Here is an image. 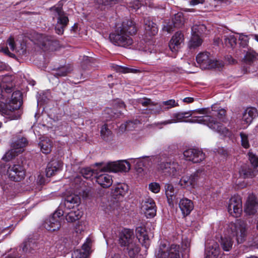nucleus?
Returning <instances> with one entry per match:
<instances>
[{
    "label": "nucleus",
    "instance_id": "obj_53",
    "mask_svg": "<svg viewBox=\"0 0 258 258\" xmlns=\"http://www.w3.org/2000/svg\"><path fill=\"white\" fill-rule=\"evenodd\" d=\"M138 103L139 104H142L143 106H152V104H153V101L147 98H144L142 99H140L138 100Z\"/></svg>",
    "mask_w": 258,
    "mask_h": 258
},
{
    "label": "nucleus",
    "instance_id": "obj_23",
    "mask_svg": "<svg viewBox=\"0 0 258 258\" xmlns=\"http://www.w3.org/2000/svg\"><path fill=\"white\" fill-rule=\"evenodd\" d=\"M40 42L45 50H53L57 45V41L53 37L41 35Z\"/></svg>",
    "mask_w": 258,
    "mask_h": 258
},
{
    "label": "nucleus",
    "instance_id": "obj_63",
    "mask_svg": "<svg viewBox=\"0 0 258 258\" xmlns=\"http://www.w3.org/2000/svg\"><path fill=\"white\" fill-rule=\"evenodd\" d=\"M183 101L187 103H192L194 101V98L192 97H186L183 99Z\"/></svg>",
    "mask_w": 258,
    "mask_h": 258
},
{
    "label": "nucleus",
    "instance_id": "obj_12",
    "mask_svg": "<svg viewBox=\"0 0 258 258\" xmlns=\"http://www.w3.org/2000/svg\"><path fill=\"white\" fill-rule=\"evenodd\" d=\"M7 174L11 180L18 182L25 178V170L20 164H14L9 167Z\"/></svg>",
    "mask_w": 258,
    "mask_h": 258
},
{
    "label": "nucleus",
    "instance_id": "obj_34",
    "mask_svg": "<svg viewBox=\"0 0 258 258\" xmlns=\"http://www.w3.org/2000/svg\"><path fill=\"white\" fill-rule=\"evenodd\" d=\"M70 212L67 213L66 219L69 222H73L79 220L83 215V212L78 208L72 209Z\"/></svg>",
    "mask_w": 258,
    "mask_h": 258
},
{
    "label": "nucleus",
    "instance_id": "obj_46",
    "mask_svg": "<svg viewBox=\"0 0 258 258\" xmlns=\"http://www.w3.org/2000/svg\"><path fill=\"white\" fill-rule=\"evenodd\" d=\"M162 108L164 111L167 110L170 108L178 106L177 103L173 99H170L167 101H163L162 103Z\"/></svg>",
    "mask_w": 258,
    "mask_h": 258
},
{
    "label": "nucleus",
    "instance_id": "obj_32",
    "mask_svg": "<svg viewBox=\"0 0 258 258\" xmlns=\"http://www.w3.org/2000/svg\"><path fill=\"white\" fill-rule=\"evenodd\" d=\"M145 29L150 35H155L158 32L156 24L154 23L150 17L144 18Z\"/></svg>",
    "mask_w": 258,
    "mask_h": 258
},
{
    "label": "nucleus",
    "instance_id": "obj_61",
    "mask_svg": "<svg viewBox=\"0 0 258 258\" xmlns=\"http://www.w3.org/2000/svg\"><path fill=\"white\" fill-rule=\"evenodd\" d=\"M14 91V89L12 87L6 86L5 87H4L3 90V94L5 95V93H11Z\"/></svg>",
    "mask_w": 258,
    "mask_h": 258
},
{
    "label": "nucleus",
    "instance_id": "obj_41",
    "mask_svg": "<svg viewBox=\"0 0 258 258\" xmlns=\"http://www.w3.org/2000/svg\"><path fill=\"white\" fill-rule=\"evenodd\" d=\"M233 243V241L231 239L230 237L229 238H222L221 240V246L223 250L228 251L232 248Z\"/></svg>",
    "mask_w": 258,
    "mask_h": 258
},
{
    "label": "nucleus",
    "instance_id": "obj_48",
    "mask_svg": "<svg viewBox=\"0 0 258 258\" xmlns=\"http://www.w3.org/2000/svg\"><path fill=\"white\" fill-rule=\"evenodd\" d=\"M138 122L137 120L127 121L125 124H122L121 127L122 128L124 127V129L127 131L132 130L133 128L136 127Z\"/></svg>",
    "mask_w": 258,
    "mask_h": 258
},
{
    "label": "nucleus",
    "instance_id": "obj_54",
    "mask_svg": "<svg viewBox=\"0 0 258 258\" xmlns=\"http://www.w3.org/2000/svg\"><path fill=\"white\" fill-rule=\"evenodd\" d=\"M7 44L12 51H14L15 50V42L14 38L13 37L11 36L8 38L7 40Z\"/></svg>",
    "mask_w": 258,
    "mask_h": 258
},
{
    "label": "nucleus",
    "instance_id": "obj_15",
    "mask_svg": "<svg viewBox=\"0 0 258 258\" xmlns=\"http://www.w3.org/2000/svg\"><path fill=\"white\" fill-rule=\"evenodd\" d=\"M135 241L133 230L123 229L118 234V243L121 247H126Z\"/></svg>",
    "mask_w": 258,
    "mask_h": 258
},
{
    "label": "nucleus",
    "instance_id": "obj_20",
    "mask_svg": "<svg viewBox=\"0 0 258 258\" xmlns=\"http://www.w3.org/2000/svg\"><path fill=\"white\" fill-rule=\"evenodd\" d=\"M183 40V34L179 31L176 32L169 43V47L171 51L173 52H177L180 48Z\"/></svg>",
    "mask_w": 258,
    "mask_h": 258
},
{
    "label": "nucleus",
    "instance_id": "obj_19",
    "mask_svg": "<svg viewBox=\"0 0 258 258\" xmlns=\"http://www.w3.org/2000/svg\"><path fill=\"white\" fill-rule=\"evenodd\" d=\"M92 241L89 238H87L86 242L83 244L82 249H76L72 254V258H87L90 253Z\"/></svg>",
    "mask_w": 258,
    "mask_h": 258
},
{
    "label": "nucleus",
    "instance_id": "obj_1",
    "mask_svg": "<svg viewBox=\"0 0 258 258\" xmlns=\"http://www.w3.org/2000/svg\"><path fill=\"white\" fill-rule=\"evenodd\" d=\"M138 28L132 20L124 21L121 26L109 35L110 41L115 45L128 47L133 44L132 37L136 35Z\"/></svg>",
    "mask_w": 258,
    "mask_h": 258
},
{
    "label": "nucleus",
    "instance_id": "obj_40",
    "mask_svg": "<svg viewBox=\"0 0 258 258\" xmlns=\"http://www.w3.org/2000/svg\"><path fill=\"white\" fill-rule=\"evenodd\" d=\"M69 246V239L66 237H61L55 243V247L59 251H62Z\"/></svg>",
    "mask_w": 258,
    "mask_h": 258
},
{
    "label": "nucleus",
    "instance_id": "obj_10",
    "mask_svg": "<svg viewBox=\"0 0 258 258\" xmlns=\"http://www.w3.org/2000/svg\"><path fill=\"white\" fill-rule=\"evenodd\" d=\"M196 113L201 114H207L208 113V110L207 108H202L196 111H192L191 112L175 113L173 114L172 119L162 121L160 124L166 125L173 122L183 121L184 118L191 116Z\"/></svg>",
    "mask_w": 258,
    "mask_h": 258
},
{
    "label": "nucleus",
    "instance_id": "obj_57",
    "mask_svg": "<svg viewBox=\"0 0 258 258\" xmlns=\"http://www.w3.org/2000/svg\"><path fill=\"white\" fill-rule=\"evenodd\" d=\"M226 110L224 109H221L219 110L218 113V117L219 120L224 121V117L226 115Z\"/></svg>",
    "mask_w": 258,
    "mask_h": 258
},
{
    "label": "nucleus",
    "instance_id": "obj_47",
    "mask_svg": "<svg viewBox=\"0 0 258 258\" xmlns=\"http://www.w3.org/2000/svg\"><path fill=\"white\" fill-rule=\"evenodd\" d=\"M248 156L251 164L254 167H258V156L251 152H248Z\"/></svg>",
    "mask_w": 258,
    "mask_h": 258
},
{
    "label": "nucleus",
    "instance_id": "obj_22",
    "mask_svg": "<svg viewBox=\"0 0 258 258\" xmlns=\"http://www.w3.org/2000/svg\"><path fill=\"white\" fill-rule=\"evenodd\" d=\"M136 236L143 246L148 248L150 244V239L145 227H138L136 230Z\"/></svg>",
    "mask_w": 258,
    "mask_h": 258
},
{
    "label": "nucleus",
    "instance_id": "obj_45",
    "mask_svg": "<svg viewBox=\"0 0 258 258\" xmlns=\"http://www.w3.org/2000/svg\"><path fill=\"white\" fill-rule=\"evenodd\" d=\"M101 136L104 140H108L111 135V131L108 128L107 125H103L100 131Z\"/></svg>",
    "mask_w": 258,
    "mask_h": 258
},
{
    "label": "nucleus",
    "instance_id": "obj_42",
    "mask_svg": "<svg viewBox=\"0 0 258 258\" xmlns=\"http://www.w3.org/2000/svg\"><path fill=\"white\" fill-rule=\"evenodd\" d=\"M151 113L158 114L164 111L162 105L161 104L153 102L152 106H150L147 109Z\"/></svg>",
    "mask_w": 258,
    "mask_h": 258
},
{
    "label": "nucleus",
    "instance_id": "obj_2",
    "mask_svg": "<svg viewBox=\"0 0 258 258\" xmlns=\"http://www.w3.org/2000/svg\"><path fill=\"white\" fill-rule=\"evenodd\" d=\"M22 94L20 91H14L11 100L7 103L0 102V114L9 120L19 119L22 114Z\"/></svg>",
    "mask_w": 258,
    "mask_h": 258
},
{
    "label": "nucleus",
    "instance_id": "obj_36",
    "mask_svg": "<svg viewBox=\"0 0 258 258\" xmlns=\"http://www.w3.org/2000/svg\"><path fill=\"white\" fill-rule=\"evenodd\" d=\"M240 176L244 179L252 178L255 176L254 170L249 168L243 167L239 170Z\"/></svg>",
    "mask_w": 258,
    "mask_h": 258
},
{
    "label": "nucleus",
    "instance_id": "obj_18",
    "mask_svg": "<svg viewBox=\"0 0 258 258\" xmlns=\"http://www.w3.org/2000/svg\"><path fill=\"white\" fill-rule=\"evenodd\" d=\"M185 159L193 163H199L205 158V154L198 149H188L183 152Z\"/></svg>",
    "mask_w": 258,
    "mask_h": 258
},
{
    "label": "nucleus",
    "instance_id": "obj_43",
    "mask_svg": "<svg viewBox=\"0 0 258 258\" xmlns=\"http://www.w3.org/2000/svg\"><path fill=\"white\" fill-rule=\"evenodd\" d=\"M192 35H201L204 33L206 31V27L204 24L195 25L191 28Z\"/></svg>",
    "mask_w": 258,
    "mask_h": 258
},
{
    "label": "nucleus",
    "instance_id": "obj_44",
    "mask_svg": "<svg viewBox=\"0 0 258 258\" xmlns=\"http://www.w3.org/2000/svg\"><path fill=\"white\" fill-rule=\"evenodd\" d=\"M224 44L228 47L233 48L236 44V38L233 35L225 36Z\"/></svg>",
    "mask_w": 258,
    "mask_h": 258
},
{
    "label": "nucleus",
    "instance_id": "obj_59",
    "mask_svg": "<svg viewBox=\"0 0 258 258\" xmlns=\"http://www.w3.org/2000/svg\"><path fill=\"white\" fill-rule=\"evenodd\" d=\"M59 89L60 90V92L63 94H66V92L68 90V85L66 83H62L60 85Z\"/></svg>",
    "mask_w": 258,
    "mask_h": 258
},
{
    "label": "nucleus",
    "instance_id": "obj_6",
    "mask_svg": "<svg viewBox=\"0 0 258 258\" xmlns=\"http://www.w3.org/2000/svg\"><path fill=\"white\" fill-rule=\"evenodd\" d=\"M28 141L24 137L18 139L12 143V149L4 155L2 159L6 162L9 161L24 151V148L27 146Z\"/></svg>",
    "mask_w": 258,
    "mask_h": 258
},
{
    "label": "nucleus",
    "instance_id": "obj_4",
    "mask_svg": "<svg viewBox=\"0 0 258 258\" xmlns=\"http://www.w3.org/2000/svg\"><path fill=\"white\" fill-rule=\"evenodd\" d=\"M190 123H202L208 126L210 128L216 131L220 134L224 136H229L230 132L228 129L223 126L221 123L215 120V118L211 115L202 116H194L192 118L185 121Z\"/></svg>",
    "mask_w": 258,
    "mask_h": 258
},
{
    "label": "nucleus",
    "instance_id": "obj_55",
    "mask_svg": "<svg viewBox=\"0 0 258 258\" xmlns=\"http://www.w3.org/2000/svg\"><path fill=\"white\" fill-rule=\"evenodd\" d=\"M255 58V55L250 53H247L245 56V61L248 62H252Z\"/></svg>",
    "mask_w": 258,
    "mask_h": 258
},
{
    "label": "nucleus",
    "instance_id": "obj_29",
    "mask_svg": "<svg viewBox=\"0 0 258 258\" xmlns=\"http://www.w3.org/2000/svg\"><path fill=\"white\" fill-rule=\"evenodd\" d=\"M128 189V186L126 184H117L115 186H113L112 188V196L116 199L123 197L126 194Z\"/></svg>",
    "mask_w": 258,
    "mask_h": 258
},
{
    "label": "nucleus",
    "instance_id": "obj_64",
    "mask_svg": "<svg viewBox=\"0 0 258 258\" xmlns=\"http://www.w3.org/2000/svg\"><path fill=\"white\" fill-rule=\"evenodd\" d=\"M2 51L5 54L8 55H10V56H12V55H14V54H13V53H11L9 50V49L8 47H6V48H3L2 49Z\"/></svg>",
    "mask_w": 258,
    "mask_h": 258
},
{
    "label": "nucleus",
    "instance_id": "obj_16",
    "mask_svg": "<svg viewBox=\"0 0 258 258\" xmlns=\"http://www.w3.org/2000/svg\"><path fill=\"white\" fill-rule=\"evenodd\" d=\"M141 209L147 218H153L156 214V207L154 201L151 198H145L141 203Z\"/></svg>",
    "mask_w": 258,
    "mask_h": 258
},
{
    "label": "nucleus",
    "instance_id": "obj_26",
    "mask_svg": "<svg viewBox=\"0 0 258 258\" xmlns=\"http://www.w3.org/2000/svg\"><path fill=\"white\" fill-rule=\"evenodd\" d=\"M184 18L183 14L182 12H178L174 15V18L172 20V25H168L166 27V30L168 32H171L173 31L172 25L173 27L180 28L184 24Z\"/></svg>",
    "mask_w": 258,
    "mask_h": 258
},
{
    "label": "nucleus",
    "instance_id": "obj_11",
    "mask_svg": "<svg viewBox=\"0 0 258 258\" xmlns=\"http://www.w3.org/2000/svg\"><path fill=\"white\" fill-rule=\"evenodd\" d=\"M196 60L202 69H212L217 65V61L207 51L199 53L196 56Z\"/></svg>",
    "mask_w": 258,
    "mask_h": 258
},
{
    "label": "nucleus",
    "instance_id": "obj_9",
    "mask_svg": "<svg viewBox=\"0 0 258 258\" xmlns=\"http://www.w3.org/2000/svg\"><path fill=\"white\" fill-rule=\"evenodd\" d=\"M64 212L58 209L53 215L45 220L43 224L44 228L51 231L58 230L61 226V221Z\"/></svg>",
    "mask_w": 258,
    "mask_h": 258
},
{
    "label": "nucleus",
    "instance_id": "obj_30",
    "mask_svg": "<svg viewBox=\"0 0 258 258\" xmlns=\"http://www.w3.org/2000/svg\"><path fill=\"white\" fill-rule=\"evenodd\" d=\"M258 116V112L256 108L248 107L243 113L242 120L247 124H249L253 119Z\"/></svg>",
    "mask_w": 258,
    "mask_h": 258
},
{
    "label": "nucleus",
    "instance_id": "obj_37",
    "mask_svg": "<svg viewBox=\"0 0 258 258\" xmlns=\"http://www.w3.org/2000/svg\"><path fill=\"white\" fill-rule=\"evenodd\" d=\"M125 248L127 251L128 255L131 257H135L140 251L139 245L136 244L135 241Z\"/></svg>",
    "mask_w": 258,
    "mask_h": 258
},
{
    "label": "nucleus",
    "instance_id": "obj_58",
    "mask_svg": "<svg viewBox=\"0 0 258 258\" xmlns=\"http://www.w3.org/2000/svg\"><path fill=\"white\" fill-rule=\"evenodd\" d=\"M94 2L98 5L110 6L108 0H94Z\"/></svg>",
    "mask_w": 258,
    "mask_h": 258
},
{
    "label": "nucleus",
    "instance_id": "obj_21",
    "mask_svg": "<svg viewBox=\"0 0 258 258\" xmlns=\"http://www.w3.org/2000/svg\"><path fill=\"white\" fill-rule=\"evenodd\" d=\"M220 253V248L217 242L214 240L206 244V258H217Z\"/></svg>",
    "mask_w": 258,
    "mask_h": 258
},
{
    "label": "nucleus",
    "instance_id": "obj_50",
    "mask_svg": "<svg viewBox=\"0 0 258 258\" xmlns=\"http://www.w3.org/2000/svg\"><path fill=\"white\" fill-rule=\"evenodd\" d=\"M149 189L153 192L157 194L160 191V185L157 182H152L149 185Z\"/></svg>",
    "mask_w": 258,
    "mask_h": 258
},
{
    "label": "nucleus",
    "instance_id": "obj_3",
    "mask_svg": "<svg viewBox=\"0 0 258 258\" xmlns=\"http://www.w3.org/2000/svg\"><path fill=\"white\" fill-rule=\"evenodd\" d=\"M247 224L240 219L235 222H231L227 225L226 234L230 237L235 238L237 243H242L247 235Z\"/></svg>",
    "mask_w": 258,
    "mask_h": 258
},
{
    "label": "nucleus",
    "instance_id": "obj_49",
    "mask_svg": "<svg viewBox=\"0 0 258 258\" xmlns=\"http://www.w3.org/2000/svg\"><path fill=\"white\" fill-rule=\"evenodd\" d=\"M241 137V141L242 146L245 148H248L249 147V144L248 140L247 135L243 133L240 134Z\"/></svg>",
    "mask_w": 258,
    "mask_h": 258
},
{
    "label": "nucleus",
    "instance_id": "obj_24",
    "mask_svg": "<svg viewBox=\"0 0 258 258\" xmlns=\"http://www.w3.org/2000/svg\"><path fill=\"white\" fill-rule=\"evenodd\" d=\"M179 207L183 216L185 217L189 215L193 210L194 205L193 202L187 198H183L179 202Z\"/></svg>",
    "mask_w": 258,
    "mask_h": 258
},
{
    "label": "nucleus",
    "instance_id": "obj_8",
    "mask_svg": "<svg viewBox=\"0 0 258 258\" xmlns=\"http://www.w3.org/2000/svg\"><path fill=\"white\" fill-rule=\"evenodd\" d=\"M95 165L98 166V170L102 171L112 172H128L131 169V165L126 160H122L118 162H110L102 166V163H96Z\"/></svg>",
    "mask_w": 258,
    "mask_h": 258
},
{
    "label": "nucleus",
    "instance_id": "obj_5",
    "mask_svg": "<svg viewBox=\"0 0 258 258\" xmlns=\"http://www.w3.org/2000/svg\"><path fill=\"white\" fill-rule=\"evenodd\" d=\"M50 10L53 12L54 15L57 19L55 26V32L58 35H62L69 22L67 14L63 10L62 3L59 2L57 5L51 7Z\"/></svg>",
    "mask_w": 258,
    "mask_h": 258
},
{
    "label": "nucleus",
    "instance_id": "obj_35",
    "mask_svg": "<svg viewBox=\"0 0 258 258\" xmlns=\"http://www.w3.org/2000/svg\"><path fill=\"white\" fill-rule=\"evenodd\" d=\"M165 192L170 205L173 204L175 198V190L173 186L170 183H166L164 186Z\"/></svg>",
    "mask_w": 258,
    "mask_h": 258
},
{
    "label": "nucleus",
    "instance_id": "obj_28",
    "mask_svg": "<svg viewBox=\"0 0 258 258\" xmlns=\"http://www.w3.org/2000/svg\"><path fill=\"white\" fill-rule=\"evenodd\" d=\"M257 206L255 197L253 195H250L248 197L244 211L248 215H253L256 212Z\"/></svg>",
    "mask_w": 258,
    "mask_h": 258
},
{
    "label": "nucleus",
    "instance_id": "obj_62",
    "mask_svg": "<svg viewBox=\"0 0 258 258\" xmlns=\"http://www.w3.org/2000/svg\"><path fill=\"white\" fill-rule=\"evenodd\" d=\"M204 0H190V5L192 6L197 5L199 4H203Z\"/></svg>",
    "mask_w": 258,
    "mask_h": 258
},
{
    "label": "nucleus",
    "instance_id": "obj_33",
    "mask_svg": "<svg viewBox=\"0 0 258 258\" xmlns=\"http://www.w3.org/2000/svg\"><path fill=\"white\" fill-rule=\"evenodd\" d=\"M60 170V164L57 161H51L48 164L46 169V175L48 177H51Z\"/></svg>",
    "mask_w": 258,
    "mask_h": 258
},
{
    "label": "nucleus",
    "instance_id": "obj_27",
    "mask_svg": "<svg viewBox=\"0 0 258 258\" xmlns=\"http://www.w3.org/2000/svg\"><path fill=\"white\" fill-rule=\"evenodd\" d=\"M38 146L41 151L45 154H49L53 147L52 141L48 137H42L39 139Z\"/></svg>",
    "mask_w": 258,
    "mask_h": 258
},
{
    "label": "nucleus",
    "instance_id": "obj_39",
    "mask_svg": "<svg viewBox=\"0 0 258 258\" xmlns=\"http://www.w3.org/2000/svg\"><path fill=\"white\" fill-rule=\"evenodd\" d=\"M203 42V40L200 38V36L198 35H194L190 39L188 43V47L190 49H195L197 47L201 45Z\"/></svg>",
    "mask_w": 258,
    "mask_h": 258
},
{
    "label": "nucleus",
    "instance_id": "obj_56",
    "mask_svg": "<svg viewBox=\"0 0 258 258\" xmlns=\"http://www.w3.org/2000/svg\"><path fill=\"white\" fill-rule=\"evenodd\" d=\"M36 182L37 184L39 185H42L45 183V180L44 176L41 174H39L37 175V177L36 179Z\"/></svg>",
    "mask_w": 258,
    "mask_h": 258
},
{
    "label": "nucleus",
    "instance_id": "obj_38",
    "mask_svg": "<svg viewBox=\"0 0 258 258\" xmlns=\"http://www.w3.org/2000/svg\"><path fill=\"white\" fill-rule=\"evenodd\" d=\"M98 169H93L90 167L83 168L80 170V173L86 179L91 178L94 174H97Z\"/></svg>",
    "mask_w": 258,
    "mask_h": 258
},
{
    "label": "nucleus",
    "instance_id": "obj_25",
    "mask_svg": "<svg viewBox=\"0 0 258 258\" xmlns=\"http://www.w3.org/2000/svg\"><path fill=\"white\" fill-rule=\"evenodd\" d=\"M80 202V198L78 195L72 194L66 197L63 204L65 208L71 210V209L77 208Z\"/></svg>",
    "mask_w": 258,
    "mask_h": 258
},
{
    "label": "nucleus",
    "instance_id": "obj_13",
    "mask_svg": "<svg viewBox=\"0 0 258 258\" xmlns=\"http://www.w3.org/2000/svg\"><path fill=\"white\" fill-rule=\"evenodd\" d=\"M204 174L202 169H198L190 176H184L179 181V184L183 188H192L197 184L198 180Z\"/></svg>",
    "mask_w": 258,
    "mask_h": 258
},
{
    "label": "nucleus",
    "instance_id": "obj_7",
    "mask_svg": "<svg viewBox=\"0 0 258 258\" xmlns=\"http://www.w3.org/2000/svg\"><path fill=\"white\" fill-rule=\"evenodd\" d=\"M180 247L178 245L172 244L168 246L162 243L155 253L156 258H180Z\"/></svg>",
    "mask_w": 258,
    "mask_h": 258
},
{
    "label": "nucleus",
    "instance_id": "obj_14",
    "mask_svg": "<svg viewBox=\"0 0 258 258\" xmlns=\"http://www.w3.org/2000/svg\"><path fill=\"white\" fill-rule=\"evenodd\" d=\"M242 201L240 196L234 195L229 201L228 206L229 213L234 217H238L242 212Z\"/></svg>",
    "mask_w": 258,
    "mask_h": 258
},
{
    "label": "nucleus",
    "instance_id": "obj_17",
    "mask_svg": "<svg viewBox=\"0 0 258 258\" xmlns=\"http://www.w3.org/2000/svg\"><path fill=\"white\" fill-rule=\"evenodd\" d=\"M180 166L175 162H162L158 165V169L169 175H175L179 171Z\"/></svg>",
    "mask_w": 258,
    "mask_h": 258
},
{
    "label": "nucleus",
    "instance_id": "obj_51",
    "mask_svg": "<svg viewBox=\"0 0 258 258\" xmlns=\"http://www.w3.org/2000/svg\"><path fill=\"white\" fill-rule=\"evenodd\" d=\"M146 161L144 159H138L136 163V168L139 172L143 171V167L145 166Z\"/></svg>",
    "mask_w": 258,
    "mask_h": 258
},
{
    "label": "nucleus",
    "instance_id": "obj_60",
    "mask_svg": "<svg viewBox=\"0 0 258 258\" xmlns=\"http://www.w3.org/2000/svg\"><path fill=\"white\" fill-rule=\"evenodd\" d=\"M239 40H240V45L243 47H245L247 45L248 41L243 36L240 35L239 36Z\"/></svg>",
    "mask_w": 258,
    "mask_h": 258
},
{
    "label": "nucleus",
    "instance_id": "obj_31",
    "mask_svg": "<svg viewBox=\"0 0 258 258\" xmlns=\"http://www.w3.org/2000/svg\"><path fill=\"white\" fill-rule=\"evenodd\" d=\"M96 182L103 188L109 187L112 183L110 175L106 173L101 174L96 176Z\"/></svg>",
    "mask_w": 258,
    "mask_h": 258
},
{
    "label": "nucleus",
    "instance_id": "obj_52",
    "mask_svg": "<svg viewBox=\"0 0 258 258\" xmlns=\"http://www.w3.org/2000/svg\"><path fill=\"white\" fill-rule=\"evenodd\" d=\"M69 73V71L66 67H62L59 68L56 72L54 74V76L57 77H63Z\"/></svg>",
    "mask_w": 258,
    "mask_h": 258
}]
</instances>
